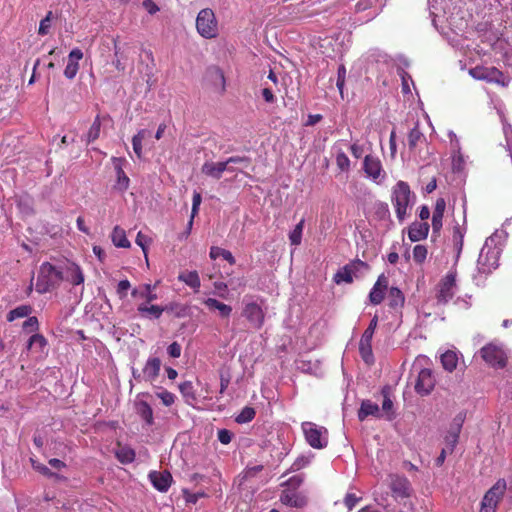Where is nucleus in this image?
Wrapping results in <instances>:
<instances>
[{
    "label": "nucleus",
    "mask_w": 512,
    "mask_h": 512,
    "mask_svg": "<svg viewBox=\"0 0 512 512\" xmlns=\"http://www.w3.org/2000/svg\"><path fill=\"white\" fill-rule=\"evenodd\" d=\"M428 4L434 27L454 45V39L445 30L446 26L444 23L447 24V28L455 35L463 33L468 25L463 12L457 7H453L451 10L446 0H429Z\"/></svg>",
    "instance_id": "1"
},
{
    "label": "nucleus",
    "mask_w": 512,
    "mask_h": 512,
    "mask_svg": "<svg viewBox=\"0 0 512 512\" xmlns=\"http://www.w3.org/2000/svg\"><path fill=\"white\" fill-rule=\"evenodd\" d=\"M414 200L415 194L405 181H398L392 188L391 201L395 207L396 216L399 221L405 219L408 209L412 207Z\"/></svg>",
    "instance_id": "2"
},
{
    "label": "nucleus",
    "mask_w": 512,
    "mask_h": 512,
    "mask_svg": "<svg viewBox=\"0 0 512 512\" xmlns=\"http://www.w3.org/2000/svg\"><path fill=\"white\" fill-rule=\"evenodd\" d=\"M497 234L488 237L479 253L477 267L480 273L488 274L498 267L501 249L496 245Z\"/></svg>",
    "instance_id": "3"
},
{
    "label": "nucleus",
    "mask_w": 512,
    "mask_h": 512,
    "mask_svg": "<svg viewBox=\"0 0 512 512\" xmlns=\"http://www.w3.org/2000/svg\"><path fill=\"white\" fill-rule=\"evenodd\" d=\"M63 279L62 271L49 262H44L39 269L36 291L40 294L47 293L57 287Z\"/></svg>",
    "instance_id": "4"
},
{
    "label": "nucleus",
    "mask_w": 512,
    "mask_h": 512,
    "mask_svg": "<svg viewBox=\"0 0 512 512\" xmlns=\"http://www.w3.org/2000/svg\"><path fill=\"white\" fill-rule=\"evenodd\" d=\"M195 27L197 33L204 39H214L219 35L218 20L210 8H204L198 12Z\"/></svg>",
    "instance_id": "5"
},
{
    "label": "nucleus",
    "mask_w": 512,
    "mask_h": 512,
    "mask_svg": "<svg viewBox=\"0 0 512 512\" xmlns=\"http://www.w3.org/2000/svg\"><path fill=\"white\" fill-rule=\"evenodd\" d=\"M306 442L314 449H323L328 445V430L313 422L301 424Z\"/></svg>",
    "instance_id": "6"
},
{
    "label": "nucleus",
    "mask_w": 512,
    "mask_h": 512,
    "mask_svg": "<svg viewBox=\"0 0 512 512\" xmlns=\"http://www.w3.org/2000/svg\"><path fill=\"white\" fill-rule=\"evenodd\" d=\"M507 489V483L504 479H499L484 495L481 501L480 512H496V508L504 496Z\"/></svg>",
    "instance_id": "7"
},
{
    "label": "nucleus",
    "mask_w": 512,
    "mask_h": 512,
    "mask_svg": "<svg viewBox=\"0 0 512 512\" xmlns=\"http://www.w3.org/2000/svg\"><path fill=\"white\" fill-rule=\"evenodd\" d=\"M205 87L211 93L219 96L225 92L226 80L221 69L210 67L205 73Z\"/></svg>",
    "instance_id": "8"
},
{
    "label": "nucleus",
    "mask_w": 512,
    "mask_h": 512,
    "mask_svg": "<svg viewBox=\"0 0 512 512\" xmlns=\"http://www.w3.org/2000/svg\"><path fill=\"white\" fill-rule=\"evenodd\" d=\"M482 359L493 367L502 368L506 365V354L501 346L487 344L480 350Z\"/></svg>",
    "instance_id": "9"
},
{
    "label": "nucleus",
    "mask_w": 512,
    "mask_h": 512,
    "mask_svg": "<svg viewBox=\"0 0 512 512\" xmlns=\"http://www.w3.org/2000/svg\"><path fill=\"white\" fill-rule=\"evenodd\" d=\"M469 74L477 80L506 85L503 73L495 67L476 66L469 70Z\"/></svg>",
    "instance_id": "10"
},
{
    "label": "nucleus",
    "mask_w": 512,
    "mask_h": 512,
    "mask_svg": "<svg viewBox=\"0 0 512 512\" xmlns=\"http://www.w3.org/2000/svg\"><path fill=\"white\" fill-rule=\"evenodd\" d=\"M242 315L248 320L253 328H262L265 313L256 302H245Z\"/></svg>",
    "instance_id": "11"
},
{
    "label": "nucleus",
    "mask_w": 512,
    "mask_h": 512,
    "mask_svg": "<svg viewBox=\"0 0 512 512\" xmlns=\"http://www.w3.org/2000/svg\"><path fill=\"white\" fill-rule=\"evenodd\" d=\"M456 285V274L448 273L440 282L437 293V302L440 304L448 303L454 296V288Z\"/></svg>",
    "instance_id": "12"
},
{
    "label": "nucleus",
    "mask_w": 512,
    "mask_h": 512,
    "mask_svg": "<svg viewBox=\"0 0 512 512\" xmlns=\"http://www.w3.org/2000/svg\"><path fill=\"white\" fill-rule=\"evenodd\" d=\"M435 382L432 370L429 368H423L418 372L415 391L422 396L428 395L434 389Z\"/></svg>",
    "instance_id": "13"
},
{
    "label": "nucleus",
    "mask_w": 512,
    "mask_h": 512,
    "mask_svg": "<svg viewBox=\"0 0 512 512\" xmlns=\"http://www.w3.org/2000/svg\"><path fill=\"white\" fill-rule=\"evenodd\" d=\"M364 171L374 181L384 178L380 160L377 157L367 155L364 159Z\"/></svg>",
    "instance_id": "14"
},
{
    "label": "nucleus",
    "mask_w": 512,
    "mask_h": 512,
    "mask_svg": "<svg viewBox=\"0 0 512 512\" xmlns=\"http://www.w3.org/2000/svg\"><path fill=\"white\" fill-rule=\"evenodd\" d=\"M388 288V278L381 274L375 284L373 285L370 293H369V300L373 305L380 304L383 299L385 292Z\"/></svg>",
    "instance_id": "15"
},
{
    "label": "nucleus",
    "mask_w": 512,
    "mask_h": 512,
    "mask_svg": "<svg viewBox=\"0 0 512 512\" xmlns=\"http://www.w3.org/2000/svg\"><path fill=\"white\" fill-rule=\"evenodd\" d=\"M83 58V52L79 48H74L68 55V61L64 69V76L67 79H74L79 70V61Z\"/></svg>",
    "instance_id": "16"
},
{
    "label": "nucleus",
    "mask_w": 512,
    "mask_h": 512,
    "mask_svg": "<svg viewBox=\"0 0 512 512\" xmlns=\"http://www.w3.org/2000/svg\"><path fill=\"white\" fill-rule=\"evenodd\" d=\"M390 488L392 492L400 497H408L411 491L409 480L405 476L390 475Z\"/></svg>",
    "instance_id": "17"
},
{
    "label": "nucleus",
    "mask_w": 512,
    "mask_h": 512,
    "mask_svg": "<svg viewBox=\"0 0 512 512\" xmlns=\"http://www.w3.org/2000/svg\"><path fill=\"white\" fill-rule=\"evenodd\" d=\"M149 479L153 487L160 492H166L172 483V475L168 471H151Z\"/></svg>",
    "instance_id": "18"
},
{
    "label": "nucleus",
    "mask_w": 512,
    "mask_h": 512,
    "mask_svg": "<svg viewBox=\"0 0 512 512\" xmlns=\"http://www.w3.org/2000/svg\"><path fill=\"white\" fill-rule=\"evenodd\" d=\"M372 338L373 335L370 332H364L359 342V352L366 364H372L374 362V356L372 352Z\"/></svg>",
    "instance_id": "19"
},
{
    "label": "nucleus",
    "mask_w": 512,
    "mask_h": 512,
    "mask_svg": "<svg viewBox=\"0 0 512 512\" xmlns=\"http://www.w3.org/2000/svg\"><path fill=\"white\" fill-rule=\"evenodd\" d=\"M224 171H234V169L228 167L226 161L205 162L202 166V172L215 179H220Z\"/></svg>",
    "instance_id": "20"
},
{
    "label": "nucleus",
    "mask_w": 512,
    "mask_h": 512,
    "mask_svg": "<svg viewBox=\"0 0 512 512\" xmlns=\"http://www.w3.org/2000/svg\"><path fill=\"white\" fill-rule=\"evenodd\" d=\"M446 208V202L444 198H438L435 203L433 215H432V229L433 233L438 234L442 228V220Z\"/></svg>",
    "instance_id": "21"
},
{
    "label": "nucleus",
    "mask_w": 512,
    "mask_h": 512,
    "mask_svg": "<svg viewBox=\"0 0 512 512\" xmlns=\"http://www.w3.org/2000/svg\"><path fill=\"white\" fill-rule=\"evenodd\" d=\"M112 161L117 175L116 188L120 191H125L128 189L130 183L129 178L122 168L125 160L122 158H113Z\"/></svg>",
    "instance_id": "22"
},
{
    "label": "nucleus",
    "mask_w": 512,
    "mask_h": 512,
    "mask_svg": "<svg viewBox=\"0 0 512 512\" xmlns=\"http://www.w3.org/2000/svg\"><path fill=\"white\" fill-rule=\"evenodd\" d=\"M449 136H450V140H451V145L453 147V159H452L453 170L460 172L463 170L464 165H465L464 157L460 151L459 141L456 138L455 133H453V131H451L449 133Z\"/></svg>",
    "instance_id": "23"
},
{
    "label": "nucleus",
    "mask_w": 512,
    "mask_h": 512,
    "mask_svg": "<svg viewBox=\"0 0 512 512\" xmlns=\"http://www.w3.org/2000/svg\"><path fill=\"white\" fill-rule=\"evenodd\" d=\"M161 361L157 357L149 358L144 366L143 377L144 381L152 382L155 380L160 372Z\"/></svg>",
    "instance_id": "24"
},
{
    "label": "nucleus",
    "mask_w": 512,
    "mask_h": 512,
    "mask_svg": "<svg viewBox=\"0 0 512 512\" xmlns=\"http://www.w3.org/2000/svg\"><path fill=\"white\" fill-rule=\"evenodd\" d=\"M280 500L283 504L296 508H302L307 504L305 496L292 491H284Z\"/></svg>",
    "instance_id": "25"
},
{
    "label": "nucleus",
    "mask_w": 512,
    "mask_h": 512,
    "mask_svg": "<svg viewBox=\"0 0 512 512\" xmlns=\"http://www.w3.org/2000/svg\"><path fill=\"white\" fill-rule=\"evenodd\" d=\"M429 225L428 223L414 222L409 227L408 237L412 242H417L425 239L428 236Z\"/></svg>",
    "instance_id": "26"
},
{
    "label": "nucleus",
    "mask_w": 512,
    "mask_h": 512,
    "mask_svg": "<svg viewBox=\"0 0 512 512\" xmlns=\"http://www.w3.org/2000/svg\"><path fill=\"white\" fill-rule=\"evenodd\" d=\"M397 60L399 62L398 66H397V73L400 76L401 81H402V92L404 94L410 93L409 82H411L413 84V80H412L411 76L407 72L404 71V68L409 66V62L404 57H399Z\"/></svg>",
    "instance_id": "27"
},
{
    "label": "nucleus",
    "mask_w": 512,
    "mask_h": 512,
    "mask_svg": "<svg viewBox=\"0 0 512 512\" xmlns=\"http://www.w3.org/2000/svg\"><path fill=\"white\" fill-rule=\"evenodd\" d=\"M368 416L380 417L381 412L378 404L373 403L370 400H364L362 401L361 407L358 411V418L360 421H363Z\"/></svg>",
    "instance_id": "28"
},
{
    "label": "nucleus",
    "mask_w": 512,
    "mask_h": 512,
    "mask_svg": "<svg viewBox=\"0 0 512 512\" xmlns=\"http://www.w3.org/2000/svg\"><path fill=\"white\" fill-rule=\"evenodd\" d=\"M210 310H217L220 317L228 318L231 315L232 307L218 301L215 298H207L203 302Z\"/></svg>",
    "instance_id": "29"
},
{
    "label": "nucleus",
    "mask_w": 512,
    "mask_h": 512,
    "mask_svg": "<svg viewBox=\"0 0 512 512\" xmlns=\"http://www.w3.org/2000/svg\"><path fill=\"white\" fill-rule=\"evenodd\" d=\"M66 273V280L72 283L73 285H80L84 282V274L77 264H68L66 268Z\"/></svg>",
    "instance_id": "30"
},
{
    "label": "nucleus",
    "mask_w": 512,
    "mask_h": 512,
    "mask_svg": "<svg viewBox=\"0 0 512 512\" xmlns=\"http://www.w3.org/2000/svg\"><path fill=\"white\" fill-rule=\"evenodd\" d=\"M137 414L146 422L147 425L154 423L153 410L151 406L143 400H138L135 403Z\"/></svg>",
    "instance_id": "31"
},
{
    "label": "nucleus",
    "mask_w": 512,
    "mask_h": 512,
    "mask_svg": "<svg viewBox=\"0 0 512 512\" xmlns=\"http://www.w3.org/2000/svg\"><path fill=\"white\" fill-rule=\"evenodd\" d=\"M465 233H466V228L461 227L459 224H456L453 227L452 240H453L454 248L456 250V261L459 259L460 254L463 249Z\"/></svg>",
    "instance_id": "32"
},
{
    "label": "nucleus",
    "mask_w": 512,
    "mask_h": 512,
    "mask_svg": "<svg viewBox=\"0 0 512 512\" xmlns=\"http://www.w3.org/2000/svg\"><path fill=\"white\" fill-rule=\"evenodd\" d=\"M137 310L143 317L158 319L161 317L164 308L158 305L147 306L146 304H140Z\"/></svg>",
    "instance_id": "33"
},
{
    "label": "nucleus",
    "mask_w": 512,
    "mask_h": 512,
    "mask_svg": "<svg viewBox=\"0 0 512 512\" xmlns=\"http://www.w3.org/2000/svg\"><path fill=\"white\" fill-rule=\"evenodd\" d=\"M115 456L122 464H129L135 459V451L128 446L119 445L115 451Z\"/></svg>",
    "instance_id": "34"
},
{
    "label": "nucleus",
    "mask_w": 512,
    "mask_h": 512,
    "mask_svg": "<svg viewBox=\"0 0 512 512\" xmlns=\"http://www.w3.org/2000/svg\"><path fill=\"white\" fill-rule=\"evenodd\" d=\"M178 280L195 290H198L201 285L197 271L182 272L179 274Z\"/></svg>",
    "instance_id": "35"
},
{
    "label": "nucleus",
    "mask_w": 512,
    "mask_h": 512,
    "mask_svg": "<svg viewBox=\"0 0 512 512\" xmlns=\"http://www.w3.org/2000/svg\"><path fill=\"white\" fill-rule=\"evenodd\" d=\"M388 301L389 306L396 309L404 305L405 297L399 288L391 287L388 293Z\"/></svg>",
    "instance_id": "36"
},
{
    "label": "nucleus",
    "mask_w": 512,
    "mask_h": 512,
    "mask_svg": "<svg viewBox=\"0 0 512 512\" xmlns=\"http://www.w3.org/2000/svg\"><path fill=\"white\" fill-rule=\"evenodd\" d=\"M466 419V413L464 411L459 412L455 415V417L452 419L451 423L449 424V428L447 430V433L455 435L459 437L463 424Z\"/></svg>",
    "instance_id": "37"
},
{
    "label": "nucleus",
    "mask_w": 512,
    "mask_h": 512,
    "mask_svg": "<svg viewBox=\"0 0 512 512\" xmlns=\"http://www.w3.org/2000/svg\"><path fill=\"white\" fill-rule=\"evenodd\" d=\"M111 238H112L113 244L117 247H121V248H129L130 247V242L126 237L125 231L123 229L119 228L118 226H116L113 229Z\"/></svg>",
    "instance_id": "38"
},
{
    "label": "nucleus",
    "mask_w": 512,
    "mask_h": 512,
    "mask_svg": "<svg viewBox=\"0 0 512 512\" xmlns=\"http://www.w3.org/2000/svg\"><path fill=\"white\" fill-rule=\"evenodd\" d=\"M440 360L443 368L449 372H452L458 363L457 354L450 350L443 353Z\"/></svg>",
    "instance_id": "39"
},
{
    "label": "nucleus",
    "mask_w": 512,
    "mask_h": 512,
    "mask_svg": "<svg viewBox=\"0 0 512 512\" xmlns=\"http://www.w3.org/2000/svg\"><path fill=\"white\" fill-rule=\"evenodd\" d=\"M33 311L30 305H20L7 314V321L12 322L18 318L28 317Z\"/></svg>",
    "instance_id": "40"
},
{
    "label": "nucleus",
    "mask_w": 512,
    "mask_h": 512,
    "mask_svg": "<svg viewBox=\"0 0 512 512\" xmlns=\"http://www.w3.org/2000/svg\"><path fill=\"white\" fill-rule=\"evenodd\" d=\"M31 464H32V468L35 471L39 472L40 474H42L48 478H54L59 481L66 479L64 476H62L58 473L52 472L47 466H45L44 464H42L38 461L31 459Z\"/></svg>",
    "instance_id": "41"
},
{
    "label": "nucleus",
    "mask_w": 512,
    "mask_h": 512,
    "mask_svg": "<svg viewBox=\"0 0 512 512\" xmlns=\"http://www.w3.org/2000/svg\"><path fill=\"white\" fill-rule=\"evenodd\" d=\"M503 33L496 29L495 33L486 34L485 39L491 45L492 49L495 51H501L505 44V41L502 39Z\"/></svg>",
    "instance_id": "42"
},
{
    "label": "nucleus",
    "mask_w": 512,
    "mask_h": 512,
    "mask_svg": "<svg viewBox=\"0 0 512 512\" xmlns=\"http://www.w3.org/2000/svg\"><path fill=\"white\" fill-rule=\"evenodd\" d=\"M131 294L133 297L143 298L147 302H152L157 299V295L152 292V286L150 284H144L140 289H134Z\"/></svg>",
    "instance_id": "43"
},
{
    "label": "nucleus",
    "mask_w": 512,
    "mask_h": 512,
    "mask_svg": "<svg viewBox=\"0 0 512 512\" xmlns=\"http://www.w3.org/2000/svg\"><path fill=\"white\" fill-rule=\"evenodd\" d=\"M47 345V340L42 334L35 333L32 335L26 345L27 350L37 348L38 351H42Z\"/></svg>",
    "instance_id": "44"
},
{
    "label": "nucleus",
    "mask_w": 512,
    "mask_h": 512,
    "mask_svg": "<svg viewBox=\"0 0 512 512\" xmlns=\"http://www.w3.org/2000/svg\"><path fill=\"white\" fill-rule=\"evenodd\" d=\"M209 255H210L211 259H217L218 257H223L229 264H231V265L235 264V258L232 255V253L223 248L213 246L210 249Z\"/></svg>",
    "instance_id": "45"
},
{
    "label": "nucleus",
    "mask_w": 512,
    "mask_h": 512,
    "mask_svg": "<svg viewBox=\"0 0 512 512\" xmlns=\"http://www.w3.org/2000/svg\"><path fill=\"white\" fill-rule=\"evenodd\" d=\"M255 409L249 406L244 407L241 412L236 416L235 421L239 424L248 423L255 417Z\"/></svg>",
    "instance_id": "46"
},
{
    "label": "nucleus",
    "mask_w": 512,
    "mask_h": 512,
    "mask_svg": "<svg viewBox=\"0 0 512 512\" xmlns=\"http://www.w3.org/2000/svg\"><path fill=\"white\" fill-rule=\"evenodd\" d=\"M303 228L304 219H302L289 234V240L292 245L297 246L301 243Z\"/></svg>",
    "instance_id": "47"
},
{
    "label": "nucleus",
    "mask_w": 512,
    "mask_h": 512,
    "mask_svg": "<svg viewBox=\"0 0 512 512\" xmlns=\"http://www.w3.org/2000/svg\"><path fill=\"white\" fill-rule=\"evenodd\" d=\"M334 281L337 284L342 282L351 283L353 281L352 271L349 267L345 266L334 275Z\"/></svg>",
    "instance_id": "48"
},
{
    "label": "nucleus",
    "mask_w": 512,
    "mask_h": 512,
    "mask_svg": "<svg viewBox=\"0 0 512 512\" xmlns=\"http://www.w3.org/2000/svg\"><path fill=\"white\" fill-rule=\"evenodd\" d=\"M146 130H140L132 139L133 150L138 158L141 157L142 153V141L145 137Z\"/></svg>",
    "instance_id": "49"
},
{
    "label": "nucleus",
    "mask_w": 512,
    "mask_h": 512,
    "mask_svg": "<svg viewBox=\"0 0 512 512\" xmlns=\"http://www.w3.org/2000/svg\"><path fill=\"white\" fill-rule=\"evenodd\" d=\"M179 389L183 397L186 398L187 401L195 399L194 388L190 381H185L181 383L179 385Z\"/></svg>",
    "instance_id": "50"
},
{
    "label": "nucleus",
    "mask_w": 512,
    "mask_h": 512,
    "mask_svg": "<svg viewBox=\"0 0 512 512\" xmlns=\"http://www.w3.org/2000/svg\"><path fill=\"white\" fill-rule=\"evenodd\" d=\"M336 165L342 172H346L350 169V160L344 152L337 153Z\"/></svg>",
    "instance_id": "51"
},
{
    "label": "nucleus",
    "mask_w": 512,
    "mask_h": 512,
    "mask_svg": "<svg viewBox=\"0 0 512 512\" xmlns=\"http://www.w3.org/2000/svg\"><path fill=\"white\" fill-rule=\"evenodd\" d=\"M22 328L25 332H36L39 329V322L37 317L30 316L23 322Z\"/></svg>",
    "instance_id": "52"
},
{
    "label": "nucleus",
    "mask_w": 512,
    "mask_h": 512,
    "mask_svg": "<svg viewBox=\"0 0 512 512\" xmlns=\"http://www.w3.org/2000/svg\"><path fill=\"white\" fill-rule=\"evenodd\" d=\"M427 257V248L424 245H416L413 249V258L417 263H423Z\"/></svg>",
    "instance_id": "53"
},
{
    "label": "nucleus",
    "mask_w": 512,
    "mask_h": 512,
    "mask_svg": "<svg viewBox=\"0 0 512 512\" xmlns=\"http://www.w3.org/2000/svg\"><path fill=\"white\" fill-rule=\"evenodd\" d=\"M52 12H48L47 15L40 21L38 33L40 35H46L49 33L51 28Z\"/></svg>",
    "instance_id": "54"
},
{
    "label": "nucleus",
    "mask_w": 512,
    "mask_h": 512,
    "mask_svg": "<svg viewBox=\"0 0 512 512\" xmlns=\"http://www.w3.org/2000/svg\"><path fill=\"white\" fill-rule=\"evenodd\" d=\"M375 214L380 219H385V218L389 217L390 211H389L388 204L385 203V202H377V203H375Z\"/></svg>",
    "instance_id": "55"
},
{
    "label": "nucleus",
    "mask_w": 512,
    "mask_h": 512,
    "mask_svg": "<svg viewBox=\"0 0 512 512\" xmlns=\"http://www.w3.org/2000/svg\"><path fill=\"white\" fill-rule=\"evenodd\" d=\"M422 136L423 135L420 130H410L407 136L409 147L411 149L416 147L417 143L421 140Z\"/></svg>",
    "instance_id": "56"
},
{
    "label": "nucleus",
    "mask_w": 512,
    "mask_h": 512,
    "mask_svg": "<svg viewBox=\"0 0 512 512\" xmlns=\"http://www.w3.org/2000/svg\"><path fill=\"white\" fill-rule=\"evenodd\" d=\"M151 242V239L144 235L142 232H139L136 236V244L139 245L145 255V258L147 259V245Z\"/></svg>",
    "instance_id": "57"
},
{
    "label": "nucleus",
    "mask_w": 512,
    "mask_h": 512,
    "mask_svg": "<svg viewBox=\"0 0 512 512\" xmlns=\"http://www.w3.org/2000/svg\"><path fill=\"white\" fill-rule=\"evenodd\" d=\"M157 396L165 406H171L175 402V395L167 390L157 393Z\"/></svg>",
    "instance_id": "58"
},
{
    "label": "nucleus",
    "mask_w": 512,
    "mask_h": 512,
    "mask_svg": "<svg viewBox=\"0 0 512 512\" xmlns=\"http://www.w3.org/2000/svg\"><path fill=\"white\" fill-rule=\"evenodd\" d=\"M458 440H459V437L449 434V433H446V435L444 437V442H445V448L448 449L449 453H452L454 451V448L456 447Z\"/></svg>",
    "instance_id": "59"
},
{
    "label": "nucleus",
    "mask_w": 512,
    "mask_h": 512,
    "mask_svg": "<svg viewBox=\"0 0 512 512\" xmlns=\"http://www.w3.org/2000/svg\"><path fill=\"white\" fill-rule=\"evenodd\" d=\"M130 287H131V284L127 279L121 280L118 283L117 294L119 295L120 299H123L127 296V292L130 289Z\"/></svg>",
    "instance_id": "60"
},
{
    "label": "nucleus",
    "mask_w": 512,
    "mask_h": 512,
    "mask_svg": "<svg viewBox=\"0 0 512 512\" xmlns=\"http://www.w3.org/2000/svg\"><path fill=\"white\" fill-rule=\"evenodd\" d=\"M360 500L361 498L357 497L355 494L347 493L344 498V504L348 510L351 511Z\"/></svg>",
    "instance_id": "61"
},
{
    "label": "nucleus",
    "mask_w": 512,
    "mask_h": 512,
    "mask_svg": "<svg viewBox=\"0 0 512 512\" xmlns=\"http://www.w3.org/2000/svg\"><path fill=\"white\" fill-rule=\"evenodd\" d=\"M232 436H233L232 432H230L227 429H220L218 431V440L220 441V443H222L224 445H227L231 442Z\"/></svg>",
    "instance_id": "62"
},
{
    "label": "nucleus",
    "mask_w": 512,
    "mask_h": 512,
    "mask_svg": "<svg viewBox=\"0 0 512 512\" xmlns=\"http://www.w3.org/2000/svg\"><path fill=\"white\" fill-rule=\"evenodd\" d=\"M167 352L169 356L178 358L181 355V345L178 342H173L168 346Z\"/></svg>",
    "instance_id": "63"
},
{
    "label": "nucleus",
    "mask_w": 512,
    "mask_h": 512,
    "mask_svg": "<svg viewBox=\"0 0 512 512\" xmlns=\"http://www.w3.org/2000/svg\"><path fill=\"white\" fill-rule=\"evenodd\" d=\"M263 470V465H254L250 466L248 465L245 469V477H254L256 474L261 472Z\"/></svg>",
    "instance_id": "64"
}]
</instances>
